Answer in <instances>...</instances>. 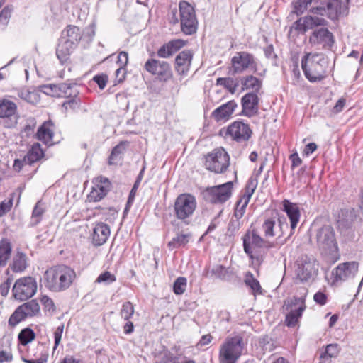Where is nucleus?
<instances>
[{
	"instance_id": "28",
	"label": "nucleus",
	"mask_w": 363,
	"mask_h": 363,
	"mask_svg": "<svg viewBox=\"0 0 363 363\" xmlns=\"http://www.w3.org/2000/svg\"><path fill=\"white\" fill-rule=\"evenodd\" d=\"M110 233V228L107 224L104 223H97L91 235L93 245L96 247L104 245L108 240Z\"/></svg>"
},
{
	"instance_id": "55",
	"label": "nucleus",
	"mask_w": 363,
	"mask_h": 363,
	"mask_svg": "<svg viewBox=\"0 0 363 363\" xmlns=\"http://www.w3.org/2000/svg\"><path fill=\"white\" fill-rule=\"evenodd\" d=\"M105 196L104 191L94 186L88 195V199L89 201L97 202L101 200Z\"/></svg>"
},
{
	"instance_id": "32",
	"label": "nucleus",
	"mask_w": 363,
	"mask_h": 363,
	"mask_svg": "<svg viewBox=\"0 0 363 363\" xmlns=\"http://www.w3.org/2000/svg\"><path fill=\"white\" fill-rule=\"evenodd\" d=\"M357 218L354 208L342 209L337 219L338 228L342 230L351 228Z\"/></svg>"
},
{
	"instance_id": "33",
	"label": "nucleus",
	"mask_w": 363,
	"mask_h": 363,
	"mask_svg": "<svg viewBox=\"0 0 363 363\" xmlns=\"http://www.w3.org/2000/svg\"><path fill=\"white\" fill-rule=\"evenodd\" d=\"M192 57L193 55L190 50H184L176 57V70L179 74H186L188 72Z\"/></svg>"
},
{
	"instance_id": "14",
	"label": "nucleus",
	"mask_w": 363,
	"mask_h": 363,
	"mask_svg": "<svg viewBox=\"0 0 363 363\" xmlns=\"http://www.w3.org/2000/svg\"><path fill=\"white\" fill-rule=\"evenodd\" d=\"M36 291V281L31 277H24L17 279L12 289L13 297L20 301H25L32 297Z\"/></svg>"
},
{
	"instance_id": "37",
	"label": "nucleus",
	"mask_w": 363,
	"mask_h": 363,
	"mask_svg": "<svg viewBox=\"0 0 363 363\" xmlns=\"http://www.w3.org/2000/svg\"><path fill=\"white\" fill-rule=\"evenodd\" d=\"M11 245L6 238L0 241V267H5L11 255Z\"/></svg>"
},
{
	"instance_id": "16",
	"label": "nucleus",
	"mask_w": 363,
	"mask_h": 363,
	"mask_svg": "<svg viewBox=\"0 0 363 363\" xmlns=\"http://www.w3.org/2000/svg\"><path fill=\"white\" fill-rule=\"evenodd\" d=\"M233 186V182H228L208 187L205 191L206 199L212 203H223L231 197Z\"/></svg>"
},
{
	"instance_id": "52",
	"label": "nucleus",
	"mask_w": 363,
	"mask_h": 363,
	"mask_svg": "<svg viewBox=\"0 0 363 363\" xmlns=\"http://www.w3.org/2000/svg\"><path fill=\"white\" fill-rule=\"evenodd\" d=\"M134 313V307L130 301L124 303L122 306L120 314L121 316L125 320H128Z\"/></svg>"
},
{
	"instance_id": "17",
	"label": "nucleus",
	"mask_w": 363,
	"mask_h": 363,
	"mask_svg": "<svg viewBox=\"0 0 363 363\" xmlns=\"http://www.w3.org/2000/svg\"><path fill=\"white\" fill-rule=\"evenodd\" d=\"M288 229V223L284 216H279L277 219V224L274 219L268 218L262 225V230L266 239L277 238L281 239L284 232Z\"/></svg>"
},
{
	"instance_id": "42",
	"label": "nucleus",
	"mask_w": 363,
	"mask_h": 363,
	"mask_svg": "<svg viewBox=\"0 0 363 363\" xmlns=\"http://www.w3.org/2000/svg\"><path fill=\"white\" fill-rule=\"evenodd\" d=\"M245 283L252 289L254 295L262 294V287L259 281L256 279L250 272L246 275Z\"/></svg>"
},
{
	"instance_id": "5",
	"label": "nucleus",
	"mask_w": 363,
	"mask_h": 363,
	"mask_svg": "<svg viewBox=\"0 0 363 363\" xmlns=\"http://www.w3.org/2000/svg\"><path fill=\"white\" fill-rule=\"evenodd\" d=\"M244 252L252 260L258 263L262 261V257L259 254V250L263 247H272L274 245L262 238L256 229L248 230L242 237Z\"/></svg>"
},
{
	"instance_id": "56",
	"label": "nucleus",
	"mask_w": 363,
	"mask_h": 363,
	"mask_svg": "<svg viewBox=\"0 0 363 363\" xmlns=\"http://www.w3.org/2000/svg\"><path fill=\"white\" fill-rule=\"evenodd\" d=\"M11 17V9L6 6L0 12V30H4Z\"/></svg>"
},
{
	"instance_id": "62",
	"label": "nucleus",
	"mask_w": 363,
	"mask_h": 363,
	"mask_svg": "<svg viewBox=\"0 0 363 363\" xmlns=\"http://www.w3.org/2000/svg\"><path fill=\"white\" fill-rule=\"evenodd\" d=\"M313 300L317 304L320 306H324L328 301V296L325 293L322 291H318L314 294Z\"/></svg>"
},
{
	"instance_id": "45",
	"label": "nucleus",
	"mask_w": 363,
	"mask_h": 363,
	"mask_svg": "<svg viewBox=\"0 0 363 363\" xmlns=\"http://www.w3.org/2000/svg\"><path fill=\"white\" fill-rule=\"evenodd\" d=\"M18 337L23 345H26L35 339V334L32 329L26 328L19 333Z\"/></svg>"
},
{
	"instance_id": "51",
	"label": "nucleus",
	"mask_w": 363,
	"mask_h": 363,
	"mask_svg": "<svg viewBox=\"0 0 363 363\" xmlns=\"http://www.w3.org/2000/svg\"><path fill=\"white\" fill-rule=\"evenodd\" d=\"M18 96L21 99L31 104H33L37 101V94L35 92L30 91L26 89L18 90Z\"/></svg>"
},
{
	"instance_id": "41",
	"label": "nucleus",
	"mask_w": 363,
	"mask_h": 363,
	"mask_svg": "<svg viewBox=\"0 0 363 363\" xmlns=\"http://www.w3.org/2000/svg\"><path fill=\"white\" fill-rule=\"evenodd\" d=\"M216 85L223 86L231 94H234L238 86V82L231 77H219L216 80Z\"/></svg>"
},
{
	"instance_id": "1",
	"label": "nucleus",
	"mask_w": 363,
	"mask_h": 363,
	"mask_svg": "<svg viewBox=\"0 0 363 363\" xmlns=\"http://www.w3.org/2000/svg\"><path fill=\"white\" fill-rule=\"evenodd\" d=\"M77 277L75 271L65 264L56 265L44 273L45 286L53 292H61L68 289Z\"/></svg>"
},
{
	"instance_id": "21",
	"label": "nucleus",
	"mask_w": 363,
	"mask_h": 363,
	"mask_svg": "<svg viewBox=\"0 0 363 363\" xmlns=\"http://www.w3.org/2000/svg\"><path fill=\"white\" fill-rule=\"evenodd\" d=\"M43 91L52 96L64 97L67 99L79 96L76 84L62 83L60 84H49L43 86Z\"/></svg>"
},
{
	"instance_id": "46",
	"label": "nucleus",
	"mask_w": 363,
	"mask_h": 363,
	"mask_svg": "<svg viewBox=\"0 0 363 363\" xmlns=\"http://www.w3.org/2000/svg\"><path fill=\"white\" fill-rule=\"evenodd\" d=\"M27 317L24 315V313L21 310L19 306L14 311L12 315L10 316L8 324L10 327H15L19 323L24 320Z\"/></svg>"
},
{
	"instance_id": "7",
	"label": "nucleus",
	"mask_w": 363,
	"mask_h": 363,
	"mask_svg": "<svg viewBox=\"0 0 363 363\" xmlns=\"http://www.w3.org/2000/svg\"><path fill=\"white\" fill-rule=\"evenodd\" d=\"M318 264L312 257L302 255L296 262V278L302 283L313 281L318 274Z\"/></svg>"
},
{
	"instance_id": "22",
	"label": "nucleus",
	"mask_w": 363,
	"mask_h": 363,
	"mask_svg": "<svg viewBox=\"0 0 363 363\" xmlns=\"http://www.w3.org/2000/svg\"><path fill=\"white\" fill-rule=\"evenodd\" d=\"M43 91L52 96L64 97L67 99L79 96L76 84L62 83L60 84H49L43 86Z\"/></svg>"
},
{
	"instance_id": "53",
	"label": "nucleus",
	"mask_w": 363,
	"mask_h": 363,
	"mask_svg": "<svg viewBox=\"0 0 363 363\" xmlns=\"http://www.w3.org/2000/svg\"><path fill=\"white\" fill-rule=\"evenodd\" d=\"M80 104L81 99L79 97V96H77L65 100L62 104V107H64L66 110L72 109L74 111L79 108Z\"/></svg>"
},
{
	"instance_id": "35",
	"label": "nucleus",
	"mask_w": 363,
	"mask_h": 363,
	"mask_svg": "<svg viewBox=\"0 0 363 363\" xmlns=\"http://www.w3.org/2000/svg\"><path fill=\"white\" fill-rule=\"evenodd\" d=\"M242 90H251V92L258 94L262 86V80L252 75H248L241 79Z\"/></svg>"
},
{
	"instance_id": "30",
	"label": "nucleus",
	"mask_w": 363,
	"mask_h": 363,
	"mask_svg": "<svg viewBox=\"0 0 363 363\" xmlns=\"http://www.w3.org/2000/svg\"><path fill=\"white\" fill-rule=\"evenodd\" d=\"M54 124L51 121L44 122L36 133V138L45 145L50 146L53 144Z\"/></svg>"
},
{
	"instance_id": "38",
	"label": "nucleus",
	"mask_w": 363,
	"mask_h": 363,
	"mask_svg": "<svg viewBox=\"0 0 363 363\" xmlns=\"http://www.w3.org/2000/svg\"><path fill=\"white\" fill-rule=\"evenodd\" d=\"M126 144L127 142L122 141L112 149L111 153L108 160V165L116 164L121 160L122 155L125 151Z\"/></svg>"
},
{
	"instance_id": "50",
	"label": "nucleus",
	"mask_w": 363,
	"mask_h": 363,
	"mask_svg": "<svg viewBox=\"0 0 363 363\" xmlns=\"http://www.w3.org/2000/svg\"><path fill=\"white\" fill-rule=\"evenodd\" d=\"M256 187L257 183L253 180H249L245 187L244 194L239 199H241L246 203H249L250 199L253 194Z\"/></svg>"
},
{
	"instance_id": "20",
	"label": "nucleus",
	"mask_w": 363,
	"mask_h": 363,
	"mask_svg": "<svg viewBox=\"0 0 363 363\" xmlns=\"http://www.w3.org/2000/svg\"><path fill=\"white\" fill-rule=\"evenodd\" d=\"M43 91L52 96L64 97L67 99L79 96L76 84L62 83L60 84H49L43 86Z\"/></svg>"
},
{
	"instance_id": "8",
	"label": "nucleus",
	"mask_w": 363,
	"mask_h": 363,
	"mask_svg": "<svg viewBox=\"0 0 363 363\" xmlns=\"http://www.w3.org/2000/svg\"><path fill=\"white\" fill-rule=\"evenodd\" d=\"M197 206L195 196L189 194L179 195L174 204V216L185 223H189Z\"/></svg>"
},
{
	"instance_id": "40",
	"label": "nucleus",
	"mask_w": 363,
	"mask_h": 363,
	"mask_svg": "<svg viewBox=\"0 0 363 363\" xmlns=\"http://www.w3.org/2000/svg\"><path fill=\"white\" fill-rule=\"evenodd\" d=\"M26 317L35 315L40 311L38 303L35 300H31L19 306Z\"/></svg>"
},
{
	"instance_id": "23",
	"label": "nucleus",
	"mask_w": 363,
	"mask_h": 363,
	"mask_svg": "<svg viewBox=\"0 0 363 363\" xmlns=\"http://www.w3.org/2000/svg\"><path fill=\"white\" fill-rule=\"evenodd\" d=\"M317 14L307 15L296 20L291 27L299 33H306L309 29H313L318 26H327L328 21L323 16H318Z\"/></svg>"
},
{
	"instance_id": "57",
	"label": "nucleus",
	"mask_w": 363,
	"mask_h": 363,
	"mask_svg": "<svg viewBox=\"0 0 363 363\" xmlns=\"http://www.w3.org/2000/svg\"><path fill=\"white\" fill-rule=\"evenodd\" d=\"M247 204L248 203H246L241 199H239L237 201L236 207L233 215L235 219L240 220L243 216Z\"/></svg>"
},
{
	"instance_id": "48",
	"label": "nucleus",
	"mask_w": 363,
	"mask_h": 363,
	"mask_svg": "<svg viewBox=\"0 0 363 363\" xmlns=\"http://www.w3.org/2000/svg\"><path fill=\"white\" fill-rule=\"evenodd\" d=\"M187 280L184 277H178L173 284V291L177 295L183 294L186 288Z\"/></svg>"
},
{
	"instance_id": "27",
	"label": "nucleus",
	"mask_w": 363,
	"mask_h": 363,
	"mask_svg": "<svg viewBox=\"0 0 363 363\" xmlns=\"http://www.w3.org/2000/svg\"><path fill=\"white\" fill-rule=\"evenodd\" d=\"M238 104L234 100L216 108L211 113V117L217 122L228 120L234 112Z\"/></svg>"
},
{
	"instance_id": "9",
	"label": "nucleus",
	"mask_w": 363,
	"mask_h": 363,
	"mask_svg": "<svg viewBox=\"0 0 363 363\" xmlns=\"http://www.w3.org/2000/svg\"><path fill=\"white\" fill-rule=\"evenodd\" d=\"M315 239L318 248L326 254L338 251L335 232L330 225H323L316 230Z\"/></svg>"
},
{
	"instance_id": "19",
	"label": "nucleus",
	"mask_w": 363,
	"mask_h": 363,
	"mask_svg": "<svg viewBox=\"0 0 363 363\" xmlns=\"http://www.w3.org/2000/svg\"><path fill=\"white\" fill-rule=\"evenodd\" d=\"M144 68L147 72L157 76L160 81L167 82L172 77L170 65L166 61L150 58L145 63Z\"/></svg>"
},
{
	"instance_id": "2",
	"label": "nucleus",
	"mask_w": 363,
	"mask_h": 363,
	"mask_svg": "<svg viewBox=\"0 0 363 363\" xmlns=\"http://www.w3.org/2000/svg\"><path fill=\"white\" fill-rule=\"evenodd\" d=\"M301 67L309 82H320L327 77L328 60L322 54L307 53L301 59Z\"/></svg>"
},
{
	"instance_id": "43",
	"label": "nucleus",
	"mask_w": 363,
	"mask_h": 363,
	"mask_svg": "<svg viewBox=\"0 0 363 363\" xmlns=\"http://www.w3.org/2000/svg\"><path fill=\"white\" fill-rule=\"evenodd\" d=\"M44 212L45 209L43 207L42 203H40V201H38L35 204L32 212V216L30 223V226H35L41 221L42 216Z\"/></svg>"
},
{
	"instance_id": "58",
	"label": "nucleus",
	"mask_w": 363,
	"mask_h": 363,
	"mask_svg": "<svg viewBox=\"0 0 363 363\" xmlns=\"http://www.w3.org/2000/svg\"><path fill=\"white\" fill-rule=\"evenodd\" d=\"M116 277L113 274H111L110 272L106 271L104 273L101 274L98 278L96 279V282L101 283H112L116 281Z\"/></svg>"
},
{
	"instance_id": "54",
	"label": "nucleus",
	"mask_w": 363,
	"mask_h": 363,
	"mask_svg": "<svg viewBox=\"0 0 363 363\" xmlns=\"http://www.w3.org/2000/svg\"><path fill=\"white\" fill-rule=\"evenodd\" d=\"M227 270L222 265L214 266L208 272L213 278L224 279L225 278Z\"/></svg>"
},
{
	"instance_id": "36",
	"label": "nucleus",
	"mask_w": 363,
	"mask_h": 363,
	"mask_svg": "<svg viewBox=\"0 0 363 363\" xmlns=\"http://www.w3.org/2000/svg\"><path fill=\"white\" fill-rule=\"evenodd\" d=\"M10 267L14 272H23L27 267L26 255L22 252H17L13 258Z\"/></svg>"
},
{
	"instance_id": "12",
	"label": "nucleus",
	"mask_w": 363,
	"mask_h": 363,
	"mask_svg": "<svg viewBox=\"0 0 363 363\" xmlns=\"http://www.w3.org/2000/svg\"><path fill=\"white\" fill-rule=\"evenodd\" d=\"M232 74H241L247 69L254 73L257 72V62L255 57L247 52H238L231 59Z\"/></svg>"
},
{
	"instance_id": "11",
	"label": "nucleus",
	"mask_w": 363,
	"mask_h": 363,
	"mask_svg": "<svg viewBox=\"0 0 363 363\" xmlns=\"http://www.w3.org/2000/svg\"><path fill=\"white\" fill-rule=\"evenodd\" d=\"M181 30L185 35H193L197 30V19L194 7L186 1L179 4Z\"/></svg>"
},
{
	"instance_id": "61",
	"label": "nucleus",
	"mask_w": 363,
	"mask_h": 363,
	"mask_svg": "<svg viewBox=\"0 0 363 363\" xmlns=\"http://www.w3.org/2000/svg\"><path fill=\"white\" fill-rule=\"evenodd\" d=\"M63 330H64V325L61 324L56 328L55 331L54 332V338H55V344H54V347H53L54 350H55L58 347L59 344L60 343Z\"/></svg>"
},
{
	"instance_id": "10",
	"label": "nucleus",
	"mask_w": 363,
	"mask_h": 363,
	"mask_svg": "<svg viewBox=\"0 0 363 363\" xmlns=\"http://www.w3.org/2000/svg\"><path fill=\"white\" fill-rule=\"evenodd\" d=\"M229 164L230 156L222 147L214 149L205 156L206 169L216 174L225 172Z\"/></svg>"
},
{
	"instance_id": "4",
	"label": "nucleus",
	"mask_w": 363,
	"mask_h": 363,
	"mask_svg": "<svg viewBox=\"0 0 363 363\" xmlns=\"http://www.w3.org/2000/svg\"><path fill=\"white\" fill-rule=\"evenodd\" d=\"M245 346L246 343L242 336L227 337L219 348V363H237Z\"/></svg>"
},
{
	"instance_id": "15",
	"label": "nucleus",
	"mask_w": 363,
	"mask_h": 363,
	"mask_svg": "<svg viewBox=\"0 0 363 363\" xmlns=\"http://www.w3.org/2000/svg\"><path fill=\"white\" fill-rule=\"evenodd\" d=\"M220 133L237 143H243L251 138L252 132L247 123L237 121L230 123L226 129H221Z\"/></svg>"
},
{
	"instance_id": "6",
	"label": "nucleus",
	"mask_w": 363,
	"mask_h": 363,
	"mask_svg": "<svg viewBox=\"0 0 363 363\" xmlns=\"http://www.w3.org/2000/svg\"><path fill=\"white\" fill-rule=\"evenodd\" d=\"M309 12L318 16H326L330 20L335 21L340 16H347L349 13V6L343 5L342 0H325L320 5L313 6Z\"/></svg>"
},
{
	"instance_id": "34",
	"label": "nucleus",
	"mask_w": 363,
	"mask_h": 363,
	"mask_svg": "<svg viewBox=\"0 0 363 363\" xmlns=\"http://www.w3.org/2000/svg\"><path fill=\"white\" fill-rule=\"evenodd\" d=\"M44 151L43 150L40 144L35 143L31 146L30 149L24 156V161H26L28 164L32 165L33 164L40 161L44 157Z\"/></svg>"
},
{
	"instance_id": "44",
	"label": "nucleus",
	"mask_w": 363,
	"mask_h": 363,
	"mask_svg": "<svg viewBox=\"0 0 363 363\" xmlns=\"http://www.w3.org/2000/svg\"><path fill=\"white\" fill-rule=\"evenodd\" d=\"M340 347L337 344H329L325 347V350L320 354V359L333 358L338 356Z\"/></svg>"
},
{
	"instance_id": "3",
	"label": "nucleus",
	"mask_w": 363,
	"mask_h": 363,
	"mask_svg": "<svg viewBox=\"0 0 363 363\" xmlns=\"http://www.w3.org/2000/svg\"><path fill=\"white\" fill-rule=\"evenodd\" d=\"M82 37L80 28L76 26L69 25L62 33L56 49V55L62 64L66 62L70 55L77 47Z\"/></svg>"
},
{
	"instance_id": "59",
	"label": "nucleus",
	"mask_w": 363,
	"mask_h": 363,
	"mask_svg": "<svg viewBox=\"0 0 363 363\" xmlns=\"http://www.w3.org/2000/svg\"><path fill=\"white\" fill-rule=\"evenodd\" d=\"M13 206V199L4 200L0 203V217L8 213Z\"/></svg>"
},
{
	"instance_id": "29",
	"label": "nucleus",
	"mask_w": 363,
	"mask_h": 363,
	"mask_svg": "<svg viewBox=\"0 0 363 363\" xmlns=\"http://www.w3.org/2000/svg\"><path fill=\"white\" fill-rule=\"evenodd\" d=\"M184 45L185 41L183 40H172L160 47V48L157 52V55L159 57L161 58H168L172 57Z\"/></svg>"
},
{
	"instance_id": "13",
	"label": "nucleus",
	"mask_w": 363,
	"mask_h": 363,
	"mask_svg": "<svg viewBox=\"0 0 363 363\" xmlns=\"http://www.w3.org/2000/svg\"><path fill=\"white\" fill-rule=\"evenodd\" d=\"M359 271V263L355 261L340 263L332 271L333 284L337 285L344 281L352 280Z\"/></svg>"
},
{
	"instance_id": "47",
	"label": "nucleus",
	"mask_w": 363,
	"mask_h": 363,
	"mask_svg": "<svg viewBox=\"0 0 363 363\" xmlns=\"http://www.w3.org/2000/svg\"><path fill=\"white\" fill-rule=\"evenodd\" d=\"M259 345L264 353L272 352L276 347L273 340L268 335H264L259 339Z\"/></svg>"
},
{
	"instance_id": "24",
	"label": "nucleus",
	"mask_w": 363,
	"mask_h": 363,
	"mask_svg": "<svg viewBox=\"0 0 363 363\" xmlns=\"http://www.w3.org/2000/svg\"><path fill=\"white\" fill-rule=\"evenodd\" d=\"M308 42L313 46L320 45L323 49L330 50L334 45L335 37L327 28H321L313 31Z\"/></svg>"
},
{
	"instance_id": "49",
	"label": "nucleus",
	"mask_w": 363,
	"mask_h": 363,
	"mask_svg": "<svg viewBox=\"0 0 363 363\" xmlns=\"http://www.w3.org/2000/svg\"><path fill=\"white\" fill-rule=\"evenodd\" d=\"M320 0H297L294 2V11L297 15L302 14L307 9L308 5L318 3Z\"/></svg>"
},
{
	"instance_id": "18",
	"label": "nucleus",
	"mask_w": 363,
	"mask_h": 363,
	"mask_svg": "<svg viewBox=\"0 0 363 363\" xmlns=\"http://www.w3.org/2000/svg\"><path fill=\"white\" fill-rule=\"evenodd\" d=\"M284 306L286 310H290L289 313L286 315L285 323L288 327L294 328L306 309L305 298L303 297H294Z\"/></svg>"
},
{
	"instance_id": "31",
	"label": "nucleus",
	"mask_w": 363,
	"mask_h": 363,
	"mask_svg": "<svg viewBox=\"0 0 363 363\" xmlns=\"http://www.w3.org/2000/svg\"><path fill=\"white\" fill-rule=\"evenodd\" d=\"M283 211L286 212L290 220L291 230H294L300 219V210L296 203H292L287 199L282 201Z\"/></svg>"
},
{
	"instance_id": "60",
	"label": "nucleus",
	"mask_w": 363,
	"mask_h": 363,
	"mask_svg": "<svg viewBox=\"0 0 363 363\" xmlns=\"http://www.w3.org/2000/svg\"><path fill=\"white\" fill-rule=\"evenodd\" d=\"M93 81L95 82L100 89H104L108 82V76L105 74H98L94 77Z\"/></svg>"
},
{
	"instance_id": "25",
	"label": "nucleus",
	"mask_w": 363,
	"mask_h": 363,
	"mask_svg": "<svg viewBox=\"0 0 363 363\" xmlns=\"http://www.w3.org/2000/svg\"><path fill=\"white\" fill-rule=\"evenodd\" d=\"M0 118H9V127L16 125L18 119L17 105L6 99H0Z\"/></svg>"
},
{
	"instance_id": "26",
	"label": "nucleus",
	"mask_w": 363,
	"mask_h": 363,
	"mask_svg": "<svg viewBox=\"0 0 363 363\" xmlns=\"http://www.w3.org/2000/svg\"><path fill=\"white\" fill-rule=\"evenodd\" d=\"M242 114L252 117L258 112L259 98L255 92H249L245 94L241 99Z\"/></svg>"
},
{
	"instance_id": "39",
	"label": "nucleus",
	"mask_w": 363,
	"mask_h": 363,
	"mask_svg": "<svg viewBox=\"0 0 363 363\" xmlns=\"http://www.w3.org/2000/svg\"><path fill=\"white\" fill-rule=\"evenodd\" d=\"M190 238V234H177L168 242L167 246L171 250L184 247L189 242Z\"/></svg>"
},
{
	"instance_id": "64",
	"label": "nucleus",
	"mask_w": 363,
	"mask_h": 363,
	"mask_svg": "<svg viewBox=\"0 0 363 363\" xmlns=\"http://www.w3.org/2000/svg\"><path fill=\"white\" fill-rule=\"evenodd\" d=\"M12 281V278L8 277L6 281L1 284L0 293L1 296H6L8 295Z\"/></svg>"
},
{
	"instance_id": "63",
	"label": "nucleus",
	"mask_w": 363,
	"mask_h": 363,
	"mask_svg": "<svg viewBox=\"0 0 363 363\" xmlns=\"http://www.w3.org/2000/svg\"><path fill=\"white\" fill-rule=\"evenodd\" d=\"M48 354L45 353H42L40 357L37 359H30L22 357V361L25 363H46L48 361Z\"/></svg>"
}]
</instances>
